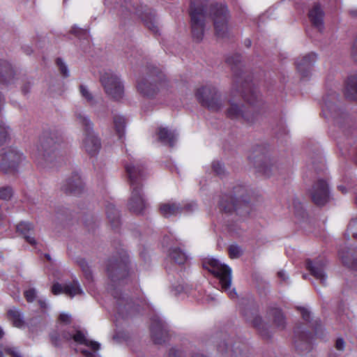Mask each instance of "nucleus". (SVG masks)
I'll return each instance as SVG.
<instances>
[{"mask_svg": "<svg viewBox=\"0 0 357 357\" xmlns=\"http://www.w3.org/2000/svg\"><path fill=\"white\" fill-rule=\"evenodd\" d=\"M203 268L208 270L219 279V283L222 290L227 291L231 298H235L237 296L235 289H230L231 284V270L228 266L221 264L217 259L208 258L203 261Z\"/></svg>", "mask_w": 357, "mask_h": 357, "instance_id": "obj_7", "label": "nucleus"}, {"mask_svg": "<svg viewBox=\"0 0 357 357\" xmlns=\"http://www.w3.org/2000/svg\"><path fill=\"white\" fill-rule=\"evenodd\" d=\"M294 345L297 351L301 353L309 352L312 349L311 333L305 331H295Z\"/></svg>", "mask_w": 357, "mask_h": 357, "instance_id": "obj_23", "label": "nucleus"}, {"mask_svg": "<svg viewBox=\"0 0 357 357\" xmlns=\"http://www.w3.org/2000/svg\"><path fill=\"white\" fill-rule=\"evenodd\" d=\"M106 215L110 226L112 229H116L120 225V217L118 210L112 204H109L106 206Z\"/></svg>", "mask_w": 357, "mask_h": 357, "instance_id": "obj_31", "label": "nucleus"}, {"mask_svg": "<svg viewBox=\"0 0 357 357\" xmlns=\"http://www.w3.org/2000/svg\"><path fill=\"white\" fill-rule=\"evenodd\" d=\"M346 235L348 237L351 235L354 238L357 239V218L352 219L349 222Z\"/></svg>", "mask_w": 357, "mask_h": 357, "instance_id": "obj_40", "label": "nucleus"}, {"mask_svg": "<svg viewBox=\"0 0 357 357\" xmlns=\"http://www.w3.org/2000/svg\"><path fill=\"white\" fill-rule=\"evenodd\" d=\"M59 320L63 324H69L70 322V316L67 314H61Z\"/></svg>", "mask_w": 357, "mask_h": 357, "instance_id": "obj_53", "label": "nucleus"}, {"mask_svg": "<svg viewBox=\"0 0 357 357\" xmlns=\"http://www.w3.org/2000/svg\"><path fill=\"white\" fill-rule=\"evenodd\" d=\"M268 316L273 318L274 324L276 326L283 328L284 327L285 321L284 317L278 308H271L268 311Z\"/></svg>", "mask_w": 357, "mask_h": 357, "instance_id": "obj_35", "label": "nucleus"}, {"mask_svg": "<svg viewBox=\"0 0 357 357\" xmlns=\"http://www.w3.org/2000/svg\"><path fill=\"white\" fill-rule=\"evenodd\" d=\"M351 54L353 59L357 61V36L354 43Z\"/></svg>", "mask_w": 357, "mask_h": 357, "instance_id": "obj_55", "label": "nucleus"}, {"mask_svg": "<svg viewBox=\"0 0 357 357\" xmlns=\"http://www.w3.org/2000/svg\"><path fill=\"white\" fill-rule=\"evenodd\" d=\"M128 257L123 252L119 257H113L108 261L107 272L111 284L109 291L115 300V310L123 318L134 315L139 312L130 298L122 294L119 286L128 284L129 281Z\"/></svg>", "mask_w": 357, "mask_h": 357, "instance_id": "obj_3", "label": "nucleus"}, {"mask_svg": "<svg viewBox=\"0 0 357 357\" xmlns=\"http://www.w3.org/2000/svg\"><path fill=\"white\" fill-rule=\"evenodd\" d=\"M100 80L108 96L114 100H119L123 97V86L116 74L105 72L101 75Z\"/></svg>", "mask_w": 357, "mask_h": 357, "instance_id": "obj_17", "label": "nucleus"}, {"mask_svg": "<svg viewBox=\"0 0 357 357\" xmlns=\"http://www.w3.org/2000/svg\"><path fill=\"white\" fill-rule=\"evenodd\" d=\"M310 195L312 202L317 206H323L330 199L329 189L326 181L319 179L314 183Z\"/></svg>", "mask_w": 357, "mask_h": 357, "instance_id": "obj_19", "label": "nucleus"}, {"mask_svg": "<svg viewBox=\"0 0 357 357\" xmlns=\"http://www.w3.org/2000/svg\"><path fill=\"white\" fill-rule=\"evenodd\" d=\"M212 168L213 172L218 175V176H222L225 174V168L223 165L218 162V161H214L212 163Z\"/></svg>", "mask_w": 357, "mask_h": 357, "instance_id": "obj_46", "label": "nucleus"}, {"mask_svg": "<svg viewBox=\"0 0 357 357\" xmlns=\"http://www.w3.org/2000/svg\"><path fill=\"white\" fill-rule=\"evenodd\" d=\"M124 168L131 191L128 204V209L134 213L142 214L148 206L142 190V181L146 178L144 165L139 160L131 158L125 162Z\"/></svg>", "mask_w": 357, "mask_h": 357, "instance_id": "obj_4", "label": "nucleus"}, {"mask_svg": "<svg viewBox=\"0 0 357 357\" xmlns=\"http://www.w3.org/2000/svg\"><path fill=\"white\" fill-rule=\"evenodd\" d=\"M164 79L162 73L157 68H153L148 76L138 82L137 91L144 97L153 98L163 85Z\"/></svg>", "mask_w": 357, "mask_h": 357, "instance_id": "obj_11", "label": "nucleus"}, {"mask_svg": "<svg viewBox=\"0 0 357 357\" xmlns=\"http://www.w3.org/2000/svg\"><path fill=\"white\" fill-rule=\"evenodd\" d=\"M79 92L82 98H84L89 104H90L91 105L95 104L96 101L93 96L85 86H79Z\"/></svg>", "mask_w": 357, "mask_h": 357, "instance_id": "obj_38", "label": "nucleus"}, {"mask_svg": "<svg viewBox=\"0 0 357 357\" xmlns=\"http://www.w3.org/2000/svg\"><path fill=\"white\" fill-rule=\"evenodd\" d=\"M52 292L54 295L64 293L70 297H73L82 294V290L77 281H73L70 284H66L63 287L59 282L54 283L52 287Z\"/></svg>", "mask_w": 357, "mask_h": 357, "instance_id": "obj_24", "label": "nucleus"}, {"mask_svg": "<svg viewBox=\"0 0 357 357\" xmlns=\"http://www.w3.org/2000/svg\"><path fill=\"white\" fill-rule=\"evenodd\" d=\"M13 195V190L10 187L0 188V199L8 200Z\"/></svg>", "mask_w": 357, "mask_h": 357, "instance_id": "obj_45", "label": "nucleus"}, {"mask_svg": "<svg viewBox=\"0 0 357 357\" xmlns=\"http://www.w3.org/2000/svg\"><path fill=\"white\" fill-rule=\"evenodd\" d=\"M24 159L23 153L17 149H5L0 154V169L4 173H14Z\"/></svg>", "mask_w": 357, "mask_h": 357, "instance_id": "obj_15", "label": "nucleus"}, {"mask_svg": "<svg viewBox=\"0 0 357 357\" xmlns=\"http://www.w3.org/2000/svg\"><path fill=\"white\" fill-rule=\"evenodd\" d=\"M323 111L324 112L328 111L335 122L340 126H344V123L349 121V117L344 111L339 108L335 104L328 102L326 100H324Z\"/></svg>", "mask_w": 357, "mask_h": 357, "instance_id": "obj_22", "label": "nucleus"}, {"mask_svg": "<svg viewBox=\"0 0 357 357\" xmlns=\"http://www.w3.org/2000/svg\"><path fill=\"white\" fill-rule=\"evenodd\" d=\"M4 335V332L3 329L0 327V339H1Z\"/></svg>", "mask_w": 357, "mask_h": 357, "instance_id": "obj_63", "label": "nucleus"}, {"mask_svg": "<svg viewBox=\"0 0 357 357\" xmlns=\"http://www.w3.org/2000/svg\"><path fill=\"white\" fill-rule=\"evenodd\" d=\"M234 73L233 86L231 93H240L250 106L240 104L233 100H229L226 109V116L232 120H236L247 124L254 123L258 117L252 105L258 102L260 96L258 91L251 84V79L242 69L241 56L234 54L228 56L226 59Z\"/></svg>", "mask_w": 357, "mask_h": 357, "instance_id": "obj_1", "label": "nucleus"}, {"mask_svg": "<svg viewBox=\"0 0 357 357\" xmlns=\"http://www.w3.org/2000/svg\"><path fill=\"white\" fill-rule=\"evenodd\" d=\"M278 277L281 279V280L284 282H287L288 280V276L285 273L284 271H280L278 272Z\"/></svg>", "mask_w": 357, "mask_h": 357, "instance_id": "obj_56", "label": "nucleus"}, {"mask_svg": "<svg viewBox=\"0 0 357 357\" xmlns=\"http://www.w3.org/2000/svg\"><path fill=\"white\" fill-rule=\"evenodd\" d=\"M78 264L82 268L86 278L91 280L92 278L91 271L88 266L87 262L84 259H82L78 261Z\"/></svg>", "mask_w": 357, "mask_h": 357, "instance_id": "obj_43", "label": "nucleus"}, {"mask_svg": "<svg viewBox=\"0 0 357 357\" xmlns=\"http://www.w3.org/2000/svg\"><path fill=\"white\" fill-rule=\"evenodd\" d=\"M347 319H348V316L347 314H345L344 313V312H338V314H337V320L343 324H347Z\"/></svg>", "mask_w": 357, "mask_h": 357, "instance_id": "obj_52", "label": "nucleus"}, {"mask_svg": "<svg viewBox=\"0 0 357 357\" xmlns=\"http://www.w3.org/2000/svg\"><path fill=\"white\" fill-rule=\"evenodd\" d=\"M257 172L266 177L280 174L284 169V165L274 157L264 154L258 157L255 162Z\"/></svg>", "mask_w": 357, "mask_h": 357, "instance_id": "obj_16", "label": "nucleus"}, {"mask_svg": "<svg viewBox=\"0 0 357 357\" xmlns=\"http://www.w3.org/2000/svg\"><path fill=\"white\" fill-rule=\"evenodd\" d=\"M82 354H83L86 357H96V354L86 350L83 349L81 351Z\"/></svg>", "mask_w": 357, "mask_h": 357, "instance_id": "obj_58", "label": "nucleus"}, {"mask_svg": "<svg viewBox=\"0 0 357 357\" xmlns=\"http://www.w3.org/2000/svg\"><path fill=\"white\" fill-rule=\"evenodd\" d=\"M337 188H338V190H339L340 191H341L343 194H345V193H347V190L346 188H345L344 186H343V185H339V186L337 187Z\"/></svg>", "mask_w": 357, "mask_h": 357, "instance_id": "obj_60", "label": "nucleus"}, {"mask_svg": "<svg viewBox=\"0 0 357 357\" xmlns=\"http://www.w3.org/2000/svg\"><path fill=\"white\" fill-rule=\"evenodd\" d=\"M32 85V83L31 80L29 79H24L23 81L22 85L21 86L22 92L26 95L29 93L31 86Z\"/></svg>", "mask_w": 357, "mask_h": 357, "instance_id": "obj_49", "label": "nucleus"}, {"mask_svg": "<svg viewBox=\"0 0 357 357\" xmlns=\"http://www.w3.org/2000/svg\"><path fill=\"white\" fill-rule=\"evenodd\" d=\"M75 115L76 121L83 127L85 132V137L83 140L84 149L91 155L96 154L100 148V142L91 132L92 122L82 111L77 110Z\"/></svg>", "mask_w": 357, "mask_h": 357, "instance_id": "obj_12", "label": "nucleus"}, {"mask_svg": "<svg viewBox=\"0 0 357 357\" xmlns=\"http://www.w3.org/2000/svg\"><path fill=\"white\" fill-rule=\"evenodd\" d=\"M63 136L60 130L51 128L45 130L41 135L38 145V163L44 167H51L56 158V151L63 143Z\"/></svg>", "mask_w": 357, "mask_h": 357, "instance_id": "obj_5", "label": "nucleus"}, {"mask_svg": "<svg viewBox=\"0 0 357 357\" xmlns=\"http://www.w3.org/2000/svg\"><path fill=\"white\" fill-rule=\"evenodd\" d=\"M168 356L169 357H181V351L175 348H172L169 351Z\"/></svg>", "mask_w": 357, "mask_h": 357, "instance_id": "obj_54", "label": "nucleus"}, {"mask_svg": "<svg viewBox=\"0 0 357 357\" xmlns=\"http://www.w3.org/2000/svg\"><path fill=\"white\" fill-rule=\"evenodd\" d=\"M33 230V226L29 222H22L17 225V231L24 236L27 243L34 245L36 241L35 238L30 235Z\"/></svg>", "mask_w": 357, "mask_h": 357, "instance_id": "obj_30", "label": "nucleus"}, {"mask_svg": "<svg viewBox=\"0 0 357 357\" xmlns=\"http://www.w3.org/2000/svg\"><path fill=\"white\" fill-rule=\"evenodd\" d=\"M7 318L15 327L21 328L24 324L20 312L16 308L8 310Z\"/></svg>", "mask_w": 357, "mask_h": 357, "instance_id": "obj_34", "label": "nucleus"}, {"mask_svg": "<svg viewBox=\"0 0 357 357\" xmlns=\"http://www.w3.org/2000/svg\"><path fill=\"white\" fill-rule=\"evenodd\" d=\"M3 352L12 357H22L18 351L14 347L0 346V357H3Z\"/></svg>", "mask_w": 357, "mask_h": 357, "instance_id": "obj_39", "label": "nucleus"}, {"mask_svg": "<svg viewBox=\"0 0 357 357\" xmlns=\"http://www.w3.org/2000/svg\"><path fill=\"white\" fill-rule=\"evenodd\" d=\"M219 206L225 213L235 212L242 216L249 215L251 206L247 189L243 186L235 187L231 195L221 197Z\"/></svg>", "mask_w": 357, "mask_h": 357, "instance_id": "obj_6", "label": "nucleus"}, {"mask_svg": "<svg viewBox=\"0 0 357 357\" xmlns=\"http://www.w3.org/2000/svg\"><path fill=\"white\" fill-rule=\"evenodd\" d=\"M70 33L75 35L77 37H84L87 34V30L73 26L70 30Z\"/></svg>", "mask_w": 357, "mask_h": 357, "instance_id": "obj_48", "label": "nucleus"}, {"mask_svg": "<svg viewBox=\"0 0 357 357\" xmlns=\"http://www.w3.org/2000/svg\"><path fill=\"white\" fill-rule=\"evenodd\" d=\"M342 356V352L336 351L334 349H332L330 351L328 354V357H341Z\"/></svg>", "mask_w": 357, "mask_h": 357, "instance_id": "obj_57", "label": "nucleus"}, {"mask_svg": "<svg viewBox=\"0 0 357 357\" xmlns=\"http://www.w3.org/2000/svg\"><path fill=\"white\" fill-rule=\"evenodd\" d=\"M51 343L54 347H61L65 342L73 340L77 343L89 347L94 351L100 349V344L95 341L89 340L80 331L71 329L70 331H54L50 334Z\"/></svg>", "mask_w": 357, "mask_h": 357, "instance_id": "obj_9", "label": "nucleus"}, {"mask_svg": "<svg viewBox=\"0 0 357 357\" xmlns=\"http://www.w3.org/2000/svg\"><path fill=\"white\" fill-rule=\"evenodd\" d=\"M192 357H206V356L201 354H195L192 356Z\"/></svg>", "mask_w": 357, "mask_h": 357, "instance_id": "obj_61", "label": "nucleus"}, {"mask_svg": "<svg viewBox=\"0 0 357 357\" xmlns=\"http://www.w3.org/2000/svg\"><path fill=\"white\" fill-rule=\"evenodd\" d=\"M170 258L178 264H183L186 259L187 257L185 252H183L178 248H174L169 250V254Z\"/></svg>", "mask_w": 357, "mask_h": 357, "instance_id": "obj_36", "label": "nucleus"}, {"mask_svg": "<svg viewBox=\"0 0 357 357\" xmlns=\"http://www.w3.org/2000/svg\"><path fill=\"white\" fill-rule=\"evenodd\" d=\"M24 298L29 303H32L36 298V290L34 288H31L24 292Z\"/></svg>", "mask_w": 357, "mask_h": 357, "instance_id": "obj_47", "label": "nucleus"}, {"mask_svg": "<svg viewBox=\"0 0 357 357\" xmlns=\"http://www.w3.org/2000/svg\"><path fill=\"white\" fill-rule=\"evenodd\" d=\"M151 333L155 344H162L168 339L167 326L158 317H154L151 320Z\"/></svg>", "mask_w": 357, "mask_h": 357, "instance_id": "obj_20", "label": "nucleus"}, {"mask_svg": "<svg viewBox=\"0 0 357 357\" xmlns=\"http://www.w3.org/2000/svg\"><path fill=\"white\" fill-rule=\"evenodd\" d=\"M13 77L11 65L6 61H0V83L7 84Z\"/></svg>", "mask_w": 357, "mask_h": 357, "instance_id": "obj_32", "label": "nucleus"}, {"mask_svg": "<svg viewBox=\"0 0 357 357\" xmlns=\"http://www.w3.org/2000/svg\"><path fill=\"white\" fill-rule=\"evenodd\" d=\"M345 342L342 338H337L335 342V349L339 352H342L344 349Z\"/></svg>", "mask_w": 357, "mask_h": 357, "instance_id": "obj_50", "label": "nucleus"}, {"mask_svg": "<svg viewBox=\"0 0 357 357\" xmlns=\"http://www.w3.org/2000/svg\"><path fill=\"white\" fill-rule=\"evenodd\" d=\"M83 183L77 174L72 176L66 181L62 189L68 193L79 194L83 189Z\"/></svg>", "mask_w": 357, "mask_h": 357, "instance_id": "obj_26", "label": "nucleus"}, {"mask_svg": "<svg viewBox=\"0 0 357 357\" xmlns=\"http://www.w3.org/2000/svg\"><path fill=\"white\" fill-rule=\"evenodd\" d=\"M240 308L245 320L252 323V326L257 329L264 339L271 337V333L269 328L258 315L257 306L252 299H242L240 303Z\"/></svg>", "mask_w": 357, "mask_h": 357, "instance_id": "obj_8", "label": "nucleus"}, {"mask_svg": "<svg viewBox=\"0 0 357 357\" xmlns=\"http://www.w3.org/2000/svg\"><path fill=\"white\" fill-rule=\"evenodd\" d=\"M344 94L347 98L357 100V75L348 79Z\"/></svg>", "mask_w": 357, "mask_h": 357, "instance_id": "obj_33", "label": "nucleus"}, {"mask_svg": "<svg viewBox=\"0 0 357 357\" xmlns=\"http://www.w3.org/2000/svg\"><path fill=\"white\" fill-rule=\"evenodd\" d=\"M158 139L165 145L173 147L177 139V135L174 131L168 130L167 128H159L157 132Z\"/></svg>", "mask_w": 357, "mask_h": 357, "instance_id": "obj_27", "label": "nucleus"}, {"mask_svg": "<svg viewBox=\"0 0 357 357\" xmlns=\"http://www.w3.org/2000/svg\"><path fill=\"white\" fill-rule=\"evenodd\" d=\"M298 310L300 311L303 319L308 321L310 318V312L307 308L303 307H298Z\"/></svg>", "mask_w": 357, "mask_h": 357, "instance_id": "obj_51", "label": "nucleus"}, {"mask_svg": "<svg viewBox=\"0 0 357 357\" xmlns=\"http://www.w3.org/2000/svg\"><path fill=\"white\" fill-rule=\"evenodd\" d=\"M245 45H246L248 47H250V45H251V41H250V40H246L245 41Z\"/></svg>", "mask_w": 357, "mask_h": 357, "instance_id": "obj_62", "label": "nucleus"}, {"mask_svg": "<svg viewBox=\"0 0 357 357\" xmlns=\"http://www.w3.org/2000/svg\"><path fill=\"white\" fill-rule=\"evenodd\" d=\"M217 349L229 357H248L247 345L240 341L234 342L227 333H222L218 337Z\"/></svg>", "mask_w": 357, "mask_h": 357, "instance_id": "obj_13", "label": "nucleus"}, {"mask_svg": "<svg viewBox=\"0 0 357 357\" xmlns=\"http://www.w3.org/2000/svg\"><path fill=\"white\" fill-rule=\"evenodd\" d=\"M195 96L199 102L209 110L218 112L222 109L224 102L220 92L212 84L198 88Z\"/></svg>", "mask_w": 357, "mask_h": 357, "instance_id": "obj_10", "label": "nucleus"}, {"mask_svg": "<svg viewBox=\"0 0 357 357\" xmlns=\"http://www.w3.org/2000/svg\"><path fill=\"white\" fill-rule=\"evenodd\" d=\"M9 126H6L3 121H0V145L7 139L9 135Z\"/></svg>", "mask_w": 357, "mask_h": 357, "instance_id": "obj_42", "label": "nucleus"}, {"mask_svg": "<svg viewBox=\"0 0 357 357\" xmlns=\"http://www.w3.org/2000/svg\"><path fill=\"white\" fill-rule=\"evenodd\" d=\"M316 57L315 54L310 53L297 59L296 68L303 77H307L309 75L311 68L316 61Z\"/></svg>", "mask_w": 357, "mask_h": 357, "instance_id": "obj_25", "label": "nucleus"}, {"mask_svg": "<svg viewBox=\"0 0 357 357\" xmlns=\"http://www.w3.org/2000/svg\"><path fill=\"white\" fill-rule=\"evenodd\" d=\"M349 14L350 15L355 18V19H357V9H351L349 10Z\"/></svg>", "mask_w": 357, "mask_h": 357, "instance_id": "obj_59", "label": "nucleus"}, {"mask_svg": "<svg viewBox=\"0 0 357 357\" xmlns=\"http://www.w3.org/2000/svg\"><path fill=\"white\" fill-rule=\"evenodd\" d=\"M323 17L324 13L318 4L314 5L309 11V18L312 25L319 31L323 28Z\"/></svg>", "mask_w": 357, "mask_h": 357, "instance_id": "obj_29", "label": "nucleus"}, {"mask_svg": "<svg viewBox=\"0 0 357 357\" xmlns=\"http://www.w3.org/2000/svg\"><path fill=\"white\" fill-rule=\"evenodd\" d=\"M339 255L345 266L357 271V250L340 251Z\"/></svg>", "mask_w": 357, "mask_h": 357, "instance_id": "obj_28", "label": "nucleus"}, {"mask_svg": "<svg viewBox=\"0 0 357 357\" xmlns=\"http://www.w3.org/2000/svg\"><path fill=\"white\" fill-rule=\"evenodd\" d=\"M114 124L116 133L118 134L119 137L121 138L124 134V128L126 125L125 119L122 116H114Z\"/></svg>", "mask_w": 357, "mask_h": 357, "instance_id": "obj_37", "label": "nucleus"}, {"mask_svg": "<svg viewBox=\"0 0 357 357\" xmlns=\"http://www.w3.org/2000/svg\"><path fill=\"white\" fill-rule=\"evenodd\" d=\"M189 15L194 39L201 41L204 32L213 22L215 33L219 38L229 36V13L227 6L211 0H190Z\"/></svg>", "mask_w": 357, "mask_h": 357, "instance_id": "obj_2", "label": "nucleus"}, {"mask_svg": "<svg viewBox=\"0 0 357 357\" xmlns=\"http://www.w3.org/2000/svg\"><path fill=\"white\" fill-rule=\"evenodd\" d=\"M128 12L139 16L144 21L146 26L153 33H159L158 22L155 20V12L146 5L138 3L137 1L126 3L124 6Z\"/></svg>", "mask_w": 357, "mask_h": 357, "instance_id": "obj_14", "label": "nucleus"}, {"mask_svg": "<svg viewBox=\"0 0 357 357\" xmlns=\"http://www.w3.org/2000/svg\"><path fill=\"white\" fill-rule=\"evenodd\" d=\"M45 258H46L47 260H49V261H50V260H51V257H50V255L46 254V255H45Z\"/></svg>", "mask_w": 357, "mask_h": 357, "instance_id": "obj_64", "label": "nucleus"}, {"mask_svg": "<svg viewBox=\"0 0 357 357\" xmlns=\"http://www.w3.org/2000/svg\"><path fill=\"white\" fill-rule=\"evenodd\" d=\"M197 208L196 203L191 202L185 204L176 202H168L161 204L160 211L165 218H169L172 215H177L182 213H189Z\"/></svg>", "mask_w": 357, "mask_h": 357, "instance_id": "obj_18", "label": "nucleus"}, {"mask_svg": "<svg viewBox=\"0 0 357 357\" xmlns=\"http://www.w3.org/2000/svg\"><path fill=\"white\" fill-rule=\"evenodd\" d=\"M56 63L59 69V71L61 74L65 77H67L69 76V72L68 70V68L65 63L63 61V60L60 58L56 59Z\"/></svg>", "mask_w": 357, "mask_h": 357, "instance_id": "obj_44", "label": "nucleus"}, {"mask_svg": "<svg viewBox=\"0 0 357 357\" xmlns=\"http://www.w3.org/2000/svg\"><path fill=\"white\" fill-rule=\"evenodd\" d=\"M305 264L310 274L317 280H319L322 285L325 286L327 279V276L324 272V267L326 264V261L324 259H317L314 261L307 259Z\"/></svg>", "mask_w": 357, "mask_h": 357, "instance_id": "obj_21", "label": "nucleus"}, {"mask_svg": "<svg viewBox=\"0 0 357 357\" xmlns=\"http://www.w3.org/2000/svg\"><path fill=\"white\" fill-rule=\"evenodd\" d=\"M228 252L230 258L236 259L238 258L243 253V250L241 247L236 245H231L228 248Z\"/></svg>", "mask_w": 357, "mask_h": 357, "instance_id": "obj_41", "label": "nucleus"}]
</instances>
